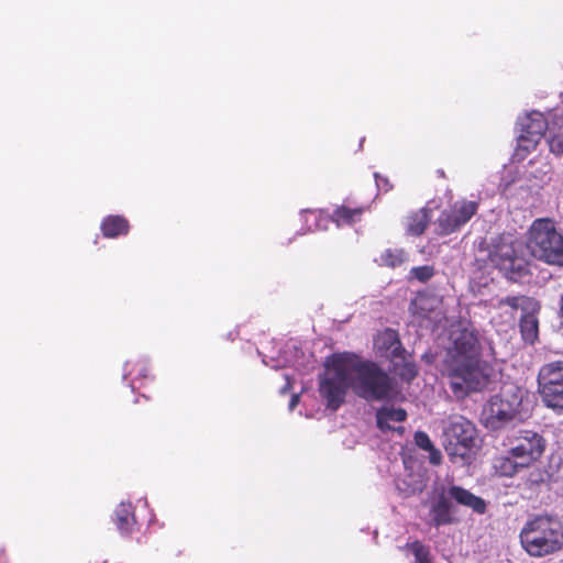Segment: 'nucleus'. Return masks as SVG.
<instances>
[{"label": "nucleus", "instance_id": "nucleus-1", "mask_svg": "<svg viewBox=\"0 0 563 563\" xmlns=\"http://www.w3.org/2000/svg\"><path fill=\"white\" fill-rule=\"evenodd\" d=\"M349 389L367 401L386 400L395 394L393 378L376 363L355 354H335L319 378L320 397L327 408L338 410Z\"/></svg>", "mask_w": 563, "mask_h": 563}, {"label": "nucleus", "instance_id": "nucleus-2", "mask_svg": "<svg viewBox=\"0 0 563 563\" xmlns=\"http://www.w3.org/2000/svg\"><path fill=\"white\" fill-rule=\"evenodd\" d=\"M451 346L443 361L442 374L456 398L490 389L498 374L481 357L478 333L472 325L460 324L451 332Z\"/></svg>", "mask_w": 563, "mask_h": 563}, {"label": "nucleus", "instance_id": "nucleus-3", "mask_svg": "<svg viewBox=\"0 0 563 563\" xmlns=\"http://www.w3.org/2000/svg\"><path fill=\"white\" fill-rule=\"evenodd\" d=\"M455 505L471 509L477 515H484L486 501L472 492L453 483L435 484L430 504V518L434 527L449 526L457 522Z\"/></svg>", "mask_w": 563, "mask_h": 563}, {"label": "nucleus", "instance_id": "nucleus-4", "mask_svg": "<svg viewBox=\"0 0 563 563\" xmlns=\"http://www.w3.org/2000/svg\"><path fill=\"white\" fill-rule=\"evenodd\" d=\"M520 542L531 556L552 554L563 547V526L556 517L536 516L522 528Z\"/></svg>", "mask_w": 563, "mask_h": 563}, {"label": "nucleus", "instance_id": "nucleus-5", "mask_svg": "<svg viewBox=\"0 0 563 563\" xmlns=\"http://www.w3.org/2000/svg\"><path fill=\"white\" fill-rule=\"evenodd\" d=\"M523 390L515 384H505L500 391L484 405L481 421L489 430H500L521 420Z\"/></svg>", "mask_w": 563, "mask_h": 563}, {"label": "nucleus", "instance_id": "nucleus-6", "mask_svg": "<svg viewBox=\"0 0 563 563\" xmlns=\"http://www.w3.org/2000/svg\"><path fill=\"white\" fill-rule=\"evenodd\" d=\"M443 444L453 463L470 464L478 449L477 430L464 417H451L443 429Z\"/></svg>", "mask_w": 563, "mask_h": 563}, {"label": "nucleus", "instance_id": "nucleus-7", "mask_svg": "<svg viewBox=\"0 0 563 563\" xmlns=\"http://www.w3.org/2000/svg\"><path fill=\"white\" fill-rule=\"evenodd\" d=\"M527 249L531 255L551 265H563V234L550 219H537L529 229Z\"/></svg>", "mask_w": 563, "mask_h": 563}, {"label": "nucleus", "instance_id": "nucleus-8", "mask_svg": "<svg viewBox=\"0 0 563 563\" xmlns=\"http://www.w3.org/2000/svg\"><path fill=\"white\" fill-rule=\"evenodd\" d=\"M488 256L492 264L503 271L509 279L521 277L527 272L522 243L511 233H504L494 240Z\"/></svg>", "mask_w": 563, "mask_h": 563}, {"label": "nucleus", "instance_id": "nucleus-9", "mask_svg": "<svg viewBox=\"0 0 563 563\" xmlns=\"http://www.w3.org/2000/svg\"><path fill=\"white\" fill-rule=\"evenodd\" d=\"M374 347L380 357L388 358L393 363L395 373L401 378L410 382L416 377L417 368L405 355L396 331L386 329L379 332L375 336Z\"/></svg>", "mask_w": 563, "mask_h": 563}, {"label": "nucleus", "instance_id": "nucleus-10", "mask_svg": "<svg viewBox=\"0 0 563 563\" xmlns=\"http://www.w3.org/2000/svg\"><path fill=\"white\" fill-rule=\"evenodd\" d=\"M499 305L509 306L514 310L520 309L522 316L520 318V331L522 339L528 343H533L539 334V321L537 314L540 311V303L530 297H506L499 301Z\"/></svg>", "mask_w": 563, "mask_h": 563}, {"label": "nucleus", "instance_id": "nucleus-11", "mask_svg": "<svg viewBox=\"0 0 563 563\" xmlns=\"http://www.w3.org/2000/svg\"><path fill=\"white\" fill-rule=\"evenodd\" d=\"M363 209H351L347 207H338L333 214L329 217L321 210H302L306 231L325 230L330 222H334L338 227L350 225L361 219Z\"/></svg>", "mask_w": 563, "mask_h": 563}, {"label": "nucleus", "instance_id": "nucleus-12", "mask_svg": "<svg viewBox=\"0 0 563 563\" xmlns=\"http://www.w3.org/2000/svg\"><path fill=\"white\" fill-rule=\"evenodd\" d=\"M558 121L553 122L556 125ZM519 135L518 151H530L533 148L552 126L544 115L539 111H531L518 118Z\"/></svg>", "mask_w": 563, "mask_h": 563}, {"label": "nucleus", "instance_id": "nucleus-13", "mask_svg": "<svg viewBox=\"0 0 563 563\" xmlns=\"http://www.w3.org/2000/svg\"><path fill=\"white\" fill-rule=\"evenodd\" d=\"M545 449V440L532 430H522L514 440L509 453L519 459L521 467H528L539 460Z\"/></svg>", "mask_w": 563, "mask_h": 563}, {"label": "nucleus", "instance_id": "nucleus-14", "mask_svg": "<svg viewBox=\"0 0 563 563\" xmlns=\"http://www.w3.org/2000/svg\"><path fill=\"white\" fill-rule=\"evenodd\" d=\"M475 201H456L449 210L441 212L438 227L441 234H450L461 229L476 213Z\"/></svg>", "mask_w": 563, "mask_h": 563}, {"label": "nucleus", "instance_id": "nucleus-15", "mask_svg": "<svg viewBox=\"0 0 563 563\" xmlns=\"http://www.w3.org/2000/svg\"><path fill=\"white\" fill-rule=\"evenodd\" d=\"M404 464V473L397 477L395 485L400 496L408 498L422 493L427 486V476L421 467L415 470L406 461Z\"/></svg>", "mask_w": 563, "mask_h": 563}, {"label": "nucleus", "instance_id": "nucleus-16", "mask_svg": "<svg viewBox=\"0 0 563 563\" xmlns=\"http://www.w3.org/2000/svg\"><path fill=\"white\" fill-rule=\"evenodd\" d=\"M263 363L275 369L290 366L295 367L297 371H301L306 367L308 361H306L305 354L296 343H288L277 358L271 357V360L267 361L266 357H263Z\"/></svg>", "mask_w": 563, "mask_h": 563}, {"label": "nucleus", "instance_id": "nucleus-17", "mask_svg": "<svg viewBox=\"0 0 563 563\" xmlns=\"http://www.w3.org/2000/svg\"><path fill=\"white\" fill-rule=\"evenodd\" d=\"M407 413L401 408L385 406L377 411V426L382 431H398L401 432L402 428L396 423L402 422Z\"/></svg>", "mask_w": 563, "mask_h": 563}, {"label": "nucleus", "instance_id": "nucleus-18", "mask_svg": "<svg viewBox=\"0 0 563 563\" xmlns=\"http://www.w3.org/2000/svg\"><path fill=\"white\" fill-rule=\"evenodd\" d=\"M539 386H563V361L543 365L538 375Z\"/></svg>", "mask_w": 563, "mask_h": 563}, {"label": "nucleus", "instance_id": "nucleus-19", "mask_svg": "<svg viewBox=\"0 0 563 563\" xmlns=\"http://www.w3.org/2000/svg\"><path fill=\"white\" fill-rule=\"evenodd\" d=\"M114 522L121 534L131 533L135 526V517L131 503H121L114 510Z\"/></svg>", "mask_w": 563, "mask_h": 563}, {"label": "nucleus", "instance_id": "nucleus-20", "mask_svg": "<svg viewBox=\"0 0 563 563\" xmlns=\"http://www.w3.org/2000/svg\"><path fill=\"white\" fill-rule=\"evenodd\" d=\"M101 231L110 239L125 235L129 232V222L121 216H108L101 223Z\"/></svg>", "mask_w": 563, "mask_h": 563}, {"label": "nucleus", "instance_id": "nucleus-21", "mask_svg": "<svg viewBox=\"0 0 563 563\" xmlns=\"http://www.w3.org/2000/svg\"><path fill=\"white\" fill-rule=\"evenodd\" d=\"M439 302L440 301L437 297L419 295L411 302V310L415 314H419V317H421L422 319L437 321V316L432 314L434 313V305Z\"/></svg>", "mask_w": 563, "mask_h": 563}, {"label": "nucleus", "instance_id": "nucleus-22", "mask_svg": "<svg viewBox=\"0 0 563 563\" xmlns=\"http://www.w3.org/2000/svg\"><path fill=\"white\" fill-rule=\"evenodd\" d=\"M539 393L547 407L563 411V386H539Z\"/></svg>", "mask_w": 563, "mask_h": 563}, {"label": "nucleus", "instance_id": "nucleus-23", "mask_svg": "<svg viewBox=\"0 0 563 563\" xmlns=\"http://www.w3.org/2000/svg\"><path fill=\"white\" fill-rule=\"evenodd\" d=\"M429 221V216L426 209H420L411 213L407 218V231L412 235H420L423 233Z\"/></svg>", "mask_w": 563, "mask_h": 563}, {"label": "nucleus", "instance_id": "nucleus-24", "mask_svg": "<svg viewBox=\"0 0 563 563\" xmlns=\"http://www.w3.org/2000/svg\"><path fill=\"white\" fill-rule=\"evenodd\" d=\"M519 459L514 457L509 452L506 456H500L495 460L494 467L501 476H512L520 468V464L518 463Z\"/></svg>", "mask_w": 563, "mask_h": 563}, {"label": "nucleus", "instance_id": "nucleus-25", "mask_svg": "<svg viewBox=\"0 0 563 563\" xmlns=\"http://www.w3.org/2000/svg\"><path fill=\"white\" fill-rule=\"evenodd\" d=\"M406 253L400 249H387L380 253L376 262L379 265L396 267L401 265L406 261Z\"/></svg>", "mask_w": 563, "mask_h": 563}, {"label": "nucleus", "instance_id": "nucleus-26", "mask_svg": "<svg viewBox=\"0 0 563 563\" xmlns=\"http://www.w3.org/2000/svg\"><path fill=\"white\" fill-rule=\"evenodd\" d=\"M135 366L137 367L136 376L132 377L134 367H132V362H130V361L125 363L124 373H123V379L126 380L129 377H131L130 386H131L132 390H134L136 388L135 380L137 378H145L147 376V374H146L147 373V363L145 360H139L135 363Z\"/></svg>", "mask_w": 563, "mask_h": 563}, {"label": "nucleus", "instance_id": "nucleus-27", "mask_svg": "<svg viewBox=\"0 0 563 563\" xmlns=\"http://www.w3.org/2000/svg\"><path fill=\"white\" fill-rule=\"evenodd\" d=\"M549 139L548 144L550 147V151L555 155H562L563 154V132H561V126L559 128V131H554V126H551L548 131Z\"/></svg>", "mask_w": 563, "mask_h": 563}, {"label": "nucleus", "instance_id": "nucleus-28", "mask_svg": "<svg viewBox=\"0 0 563 563\" xmlns=\"http://www.w3.org/2000/svg\"><path fill=\"white\" fill-rule=\"evenodd\" d=\"M416 563H431L429 549L420 542L410 545Z\"/></svg>", "mask_w": 563, "mask_h": 563}, {"label": "nucleus", "instance_id": "nucleus-29", "mask_svg": "<svg viewBox=\"0 0 563 563\" xmlns=\"http://www.w3.org/2000/svg\"><path fill=\"white\" fill-rule=\"evenodd\" d=\"M411 276L417 278L418 280L420 282H427L429 280L433 274H434V269L432 266H418V267H413L410 272Z\"/></svg>", "mask_w": 563, "mask_h": 563}, {"label": "nucleus", "instance_id": "nucleus-30", "mask_svg": "<svg viewBox=\"0 0 563 563\" xmlns=\"http://www.w3.org/2000/svg\"><path fill=\"white\" fill-rule=\"evenodd\" d=\"M415 443L417 444V446H419L420 449H422L424 451L433 450V444H432L429 435L426 432L417 431L415 433Z\"/></svg>", "mask_w": 563, "mask_h": 563}, {"label": "nucleus", "instance_id": "nucleus-31", "mask_svg": "<svg viewBox=\"0 0 563 563\" xmlns=\"http://www.w3.org/2000/svg\"><path fill=\"white\" fill-rule=\"evenodd\" d=\"M375 180L379 190L388 191L390 189V185L387 178H384L378 174H375Z\"/></svg>", "mask_w": 563, "mask_h": 563}, {"label": "nucleus", "instance_id": "nucleus-32", "mask_svg": "<svg viewBox=\"0 0 563 563\" xmlns=\"http://www.w3.org/2000/svg\"><path fill=\"white\" fill-rule=\"evenodd\" d=\"M298 402H299V396L297 394H294L289 401V406H288L289 410L292 411L296 408V406L298 405Z\"/></svg>", "mask_w": 563, "mask_h": 563}, {"label": "nucleus", "instance_id": "nucleus-33", "mask_svg": "<svg viewBox=\"0 0 563 563\" xmlns=\"http://www.w3.org/2000/svg\"><path fill=\"white\" fill-rule=\"evenodd\" d=\"M286 385L280 389L282 394H286L291 388V382L288 375H285Z\"/></svg>", "mask_w": 563, "mask_h": 563}, {"label": "nucleus", "instance_id": "nucleus-34", "mask_svg": "<svg viewBox=\"0 0 563 563\" xmlns=\"http://www.w3.org/2000/svg\"><path fill=\"white\" fill-rule=\"evenodd\" d=\"M560 317L563 321V295L561 296V300H560Z\"/></svg>", "mask_w": 563, "mask_h": 563}, {"label": "nucleus", "instance_id": "nucleus-35", "mask_svg": "<svg viewBox=\"0 0 563 563\" xmlns=\"http://www.w3.org/2000/svg\"><path fill=\"white\" fill-rule=\"evenodd\" d=\"M431 462L435 464V463H438V462H439V459H435V456H434V455H432V456H431Z\"/></svg>", "mask_w": 563, "mask_h": 563}]
</instances>
